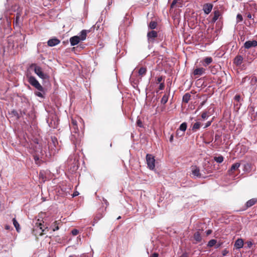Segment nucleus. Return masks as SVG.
Wrapping results in <instances>:
<instances>
[{"label": "nucleus", "mask_w": 257, "mask_h": 257, "mask_svg": "<svg viewBox=\"0 0 257 257\" xmlns=\"http://www.w3.org/2000/svg\"><path fill=\"white\" fill-rule=\"evenodd\" d=\"M21 17V14L20 13H17V15H16V19L14 22V23H13V25H14V28L15 27H18L19 25V20H20V18Z\"/></svg>", "instance_id": "obj_22"}, {"label": "nucleus", "mask_w": 257, "mask_h": 257, "mask_svg": "<svg viewBox=\"0 0 257 257\" xmlns=\"http://www.w3.org/2000/svg\"><path fill=\"white\" fill-rule=\"evenodd\" d=\"M80 41V39H79V37L78 36L72 37L70 39V42L71 46H75L78 44Z\"/></svg>", "instance_id": "obj_11"}, {"label": "nucleus", "mask_w": 257, "mask_h": 257, "mask_svg": "<svg viewBox=\"0 0 257 257\" xmlns=\"http://www.w3.org/2000/svg\"><path fill=\"white\" fill-rule=\"evenodd\" d=\"M31 68H33L35 73L41 79H45L48 77L47 74H45L41 67L35 63L32 64L30 66Z\"/></svg>", "instance_id": "obj_3"}, {"label": "nucleus", "mask_w": 257, "mask_h": 257, "mask_svg": "<svg viewBox=\"0 0 257 257\" xmlns=\"http://www.w3.org/2000/svg\"><path fill=\"white\" fill-rule=\"evenodd\" d=\"M177 0H173L171 5V8L172 9L174 7V6L177 4Z\"/></svg>", "instance_id": "obj_42"}, {"label": "nucleus", "mask_w": 257, "mask_h": 257, "mask_svg": "<svg viewBox=\"0 0 257 257\" xmlns=\"http://www.w3.org/2000/svg\"><path fill=\"white\" fill-rule=\"evenodd\" d=\"M213 68H214V67L211 68V71L212 73L215 74V72H214V70L213 69Z\"/></svg>", "instance_id": "obj_54"}, {"label": "nucleus", "mask_w": 257, "mask_h": 257, "mask_svg": "<svg viewBox=\"0 0 257 257\" xmlns=\"http://www.w3.org/2000/svg\"><path fill=\"white\" fill-rule=\"evenodd\" d=\"M256 46H257V41L256 40L247 41L244 44V47L247 49L252 47H255Z\"/></svg>", "instance_id": "obj_8"}, {"label": "nucleus", "mask_w": 257, "mask_h": 257, "mask_svg": "<svg viewBox=\"0 0 257 257\" xmlns=\"http://www.w3.org/2000/svg\"><path fill=\"white\" fill-rule=\"evenodd\" d=\"M217 243V240L214 239H211L209 240L207 243V246L209 247H211L213 246H215V247L216 248H217L220 247L221 244L220 243L216 244Z\"/></svg>", "instance_id": "obj_13"}, {"label": "nucleus", "mask_w": 257, "mask_h": 257, "mask_svg": "<svg viewBox=\"0 0 257 257\" xmlns=\"http://www.w3.org/2000/svg\"><path fill=\"white\" fill-rule=\"evenodd\" d=\"M250 86L252 87V90H254L257 86V78L254 76L251 77L250 82Z\"/></svg>", "instance_id": "obj_16"}, {"label": "nucleus", "mask_w": 257, "mask_h": 257, "mask_svg": "<svg viewBox=\"0 0 257 257\" xmlns=\"http://www.w3.org/2000/svg\"><path fill=\"white\" fill-rule=\"evenodd\" d=\"M157 26V23L155 21H151L149 25V27L152 30L155 29L156 28Z\"/></svg>", "instance_id": "obj_32"}, {"label": "nucleus", "mask_w": 257, "mask_h": 257, "mask_svg": "<svg viewBox=\"0 0 257 257\" xmlns=\"http://www.w3.org/2000/svg\"><path fill=\"white\" fill-rule=\"evenodd\" d=\"M34 159L35 160V161L36 163L37 164H39V157H38L37 156H34Z\"/></svg>", "instance_id": "obj_38"}, {"label": "nucleus", "mask_w": 257, "mask_h": 257, "mask_svg": "<svg viewBox=\"0 0 257 257\" xmlns=\"http://www.w3.org/2000/svg\"><path fill=\"white\" fill-rule=\"evenodd\" d=\"M213 5L210 3L205 4L203 6V10L205 14H209L212 11Z\"/></svg>", "instance_id": "obj_9"}, {"label": "nucleus", "mask_w": 257, "mask_h": 257, "mask_svg": "<svg viewBox=\"0 0 257 257\" xmlns=\"http://www.w3.org/2000/svg\"><path fill=\"white\" fill-rule=\"evenodd\" d=\"M103 201L104 202V203L106 204V205H108V202L107 201V200L105 199H103Z\"/></svg>", "instance_id": "obj_53"}, {"label": "nucleus", "mask_w": 257, "mask_h": 257, "mask_svg": "<svg viewBox=\"0 0 257 257\" xmlns=\"http://www.w3.org/2000/svg\"><path fill=\"white\" fill-rule=\"evenodd\" d=\"M236 19H237V22L239 23L240 22H241L243 20L242 16L241 14H237L236 16Z\"/></svg>", "instance_id": "obj_34"}, {"label": "nucleus", "mask_w": 257, "mask_h": 257, "mask_svg": "<svg viewBox=\"0 0 257 257\" xmlns=\"http://www.w3.org/2000/svg\"><path fill=\"white\" fill-rule=\"evenodd\" d=\"M158 33L156 31L152 30L149 32L147 34V38L149 42L153 43L155 41V39L157 37Z\"/></svg>", "instance_id": "obj_6"}, {"label": "nucleus", "mask_w": 257, "mask_h": 257, "mask_svg": "<svg viewBox=\"0 0 257 257\" xmlns=\"http://www.w3.org/2000/svg\"><path fill=\"white\" fill-rule=\"evenodd\" d=\"M27 78H28V82L34 87L41 92H44V89L42 86L40 84L36 78L33 76L27 74Z\"/></svg>", "instance_id": "obj_2"}, {"label": "nucleus", "mask_w": 257, "mask_h": 257, "mask_svg": "<svg viewBox=\"0 0 257 257\" xmlns=\"http://www.w3.org/2000/svg\"><path fill=\"white\" fill-rule=\"evenodd\" d=\"M78 195V193H77V192H75V193H74V194H73V196H77V195Z\"/></svg>", "instance_id": "obj_56"}, {"label": "nucleus", "mask_w": 257, "mask_h": 257, "mask_svg": "<svg viewBox=\"0 0 257 257\" xmlns=\"http://www.w3.org/2000/svg\"><path fill=\"white\" fill-rule=\"evenodd\" d=\"M220 15V13L219 11H218V10L215 11L214 12V16L212 18V22L213 23L215 22L216 21V20L219 17Z\"/></svg>", "instance_id": "obj_25"}, {"label": "nucleus", "mask_w": 257, "mask_h": 257, "mask_svg": "<svg viewBox=\"0 0 257 257\" xmlns=\"http://www.w3.org/2000/svg\"><path fill=\"white\" fill-rule=\"evenodd\" d=\"M234 247L236 249H240L242 248L243 246V240L241 238L237 239L234 243Z\"/></svg>", "instance_id": "obj_15"}, {"label": "nucleus", "mask_w": 257, "mask_h": 257, "mask_svg": "<svg viewBox=\"0 0 257 257\" xmlns=\"http://www.w3.org/2000/svg\"><path fill=\"white\" fill-rule=\"evenodd\" d=\"M76 125H77V122L76 120L74 119L73 118H72L71 119V124L70 125V126H76Z\"/></svg>", "instance_id": "obj_35"}, {"label": "nucleus", "mask_w": 257, "mask_h": 257, "mask_svg": "<svg viewBox=\"0 0 257 257\" xmlns=\"http://www.w3.org/2000/svg\"><path fill=\"white\" fill-rule=\"evenodd\" d=\"M220 138V136L218 135H216L215 136V141H216Z\"/></svg>", "instance_id": "obj_49"}, {"label": "nucleus", "mask_w": 257, "mask_h": 257, "mask_svg": "<svg viewBox=\"0 0 257 257\" xmlns=\"http://www.w3.org/2000/svg\"><path fill=\"white\" fill-rule=\"evenodd\" d=\"M173 138H174V136L173 135H172L170 137V139H169V141L171 143H172L173 141Z\"/></svg>", "instance_id": "obj_51"}, {"label": "nucleus", "mask_w": 257, "mask_h": 257, "mask_svg": "<svg viewBox=\"0 0 257 257\" xmlns=\"http://www.w3.org/2000/svg\"><path fill=\"white\" fill-rule=\"evenodd\" d=\"M240 164L239 163H236L233 164L230 169L229 170V172H233L236 170L238 169V168L240 167Z\"/></svg>", "instance_id": "obj_21"}, {"label": "nucleus", "mask_w": 257, "mask_h": 257, "mask_svg": "<svg viewBox=\"0 0 257 257\" xmlns=\"http://www.w3.org/2000/svg\"><path fill=\"white\" fill-rule=\"evenodd\" d=\"M60 43V41L56 38L49 39L47 42L48 46L49 47H53Z\"/></svg>", "instance_id": "obj_10"}, {"label": "nucleus", "mask_w": 257, "mask_h": 257, "mask_svg": "<svg viewBox=\"0 0 257 257\" xmlns=\"http://www.w3.org/2000/svg\"><path fill=\"white\" fill-rule=\"evenodd\" d=\"M69 257H74L73 255H70Z\"/></svg>", "instance_id": "obj_61"}, {"label": "nucleus", "mask_w": 257, "mask_h": 257, "mask_svg": "<svg viewBox=\"0 0 257 257\" xmlns=\"http://www.w3.org/2000/svg\"><path fill=\"white\" fill-rule=\"evenodd\" d=\"M5 228H6V229H10V226L7 225Z\"/></svg>", "instance_id": "obj_57"}, {"label": "nucleus", "mask_w": 257, "mask_h": 257, "mask_svg": "<svg viewBox=\"0 0 257 257\" xmlns=\"http://www.w3.org/2000/svg\"><path fill=\"white\" fill-rule=\"evenodd\" d=\"M247 17L249 19H250L251 18V16L250 14H248V16H247Z\"/></svg>", "instance_id": "obj_58"}, {"label": "nucleus", "mask_w": 257, "mask_h": 257, "mask_svg": "<svg viewBox=\"0 0 257 257\" xmlns=\"http://www.w3.org/2000/svg\"><path fill=\"white\" fill-rule=\"evenodd\" d=\"M213 59L211 57H206L203 60V65L206 67L211 63Z\"/></svg>", "instance_id": "obj_20"}, {"label": "nucleus", "mask_w": 257, "mask_h": 257, "mask_svg": "<svg viewBox=\"0 0 257 257\" xmlns=\"http://www.w3.org/2000/svg\"><path fill=\"white\" fill-rule=\"evenodd\" d=\"M61 223L60 220H58L54 222L51 225V227L53 231H56L59 229V225Z\"/></svg>", "instance_id": "obj_19"}, {"label": "nucleus", "mask_w": 257, "mask_h": 257, "mask_svg": "<svg viewBox=\"0 0 257 257\" xmlns=\"http://www.w3.org/2000/svg\"><path fill=\"white\" fill-rule=\"evenodd\" d=\"M178 130H177V135H178Z\"/></svg>", "instance_id": "obj_59"}, {"label": "nucleus", "mask_w": 257, "mask_h": 257, "mask_svg": "<svg viewBox=\"0 0 257 257\" xmlns=\"http://www.w3.org/2000/svg\"><path fill=\"white\" fill-rule=\"evenodd\" d=\"M169 96V93H165L161 99V103L163 104H166L168 100Z\"/></svg>", "instance_id": "obj_24"}, {"label": "nucleus", "mask_w": 257, "mask_h": 257, "mask_svg": "<svg viewBox=\"0 0 257 257\" xmlns=\"http://www.w3.org/2000/svg\"><path fill=\"white\" fill-rule=\"evenodd\" d=\"M137 124L140 127H142V123L140 120L137 121Z\"/></svg>", "instance_id": "obj_48"}, {"label": "nucleus", "mask_w": 257, "mask_h": 257, "mask_svg": "<svg viewBox=\"0 0 257 257\" xmlns=\"http://www.w3.org/2000/svg\"><path fill=\"white\" fill-rule=\"evenodd\" d=\"M205 68H204L203 67H200V68H197L194 69L193 73L194 75H195V76H196V75L200 76V75H202L203 74L205 73Z\"/></svg>", "instance_id": "obj_12"}, {"label": "nucleus", "mask_w": 257, "mask_h": 257, "mask_svg": "<svg viewBox=\"0 0 257 257\" xmlns=\"http://www.w3.org/2000/svg\"><path fill=\"white\" fill-rule=\"evenodd\" d=\"M165 88V84L164 83H160L159 87V90H163Z\"/></svg>", "instance_id": "obj_40"}, {"label": "nucleus", "mask_w": 257, "mask_h": 257, "mask_svg": "<svg viewBox=\"0 0 257 257\" xmlns=\"http://www.w3.org/2000/svg\"><path fill=\"white\" fill-rule=\"evenodd\" d=\"M39 177H40V178H42V179H44V178H43V173H41V172H40V174H39Z\"/></svg>", "instance_id": "obj_52"}, {"label": "nucleus", "mask_w": 257, "mask_h": 257, "mask_svg": "<svg viewBox=\"0 0 257 257\" xmlns=\"http://www.w3.org/2000/svg\"><path fill=\"white\" fill-rule=\"evenodd\" d=\"M209 117V115L207 114V111H203L201 114V117L203 119L205 120L207 119Z\"/></svg>", "instance_id": "obj_33"}, {"label": "nucleus", "mask_w": 257, "mask_h": 257, "mask_svg": "<svg viewBox=\"0 0 257 257\" xmlns=\"http://www.w3.org/2000/svg\"><path fill=\"white\" fill-rule=\"evenodd\" d=\"M146 161L148 168L150 170H153L155 168V160L152 155L148 154L146 155Z\"/></svg>", "instance_id": "obj_4"}, {"label": "nucleus", "mask_w": 257, "mask_h": 257, "mask_svg": "<svg viewBox=\"0 0 257 257\" xmlns=\"http://www.w3.org/2000/svg\"><path fill=\"white\" fill-rule=\"evenodd\" d=\"M71 232L73 235H76L78 233V230L76 229H74L72 230Z\"/></svg>", "instance_id": "obj_39"}, {"label": "nucleus", "mask_w": 257, "mask_h": 257, "mask_svg": "<svg viewBox=\"0 0 257 257\" xmlns=\"http://www.w3.org/2000/svg\"><path fill=\"white\" fill-rule=\"evenodd\" d=\"M72 130V135L71 137V140L73 144L75 146L79 145L81 141V136L79 133V129L78 126H71Z\"/></svg>", "instance_id": "obj_1"}, {"label": "nucleus", "mask_w": 257, "mask_h": 257, "mask_svg": "<svg viewBox=\"0 0 257 257\" xmlns=\"http://www.w3.org/2000/svg\"><path fill=\"white\" fill-rule=\"evenodd\" d=\"M257 203V198H254L248 200L245 203L246 209L250 207Z\"/></svg>", "instance_id": "obj_14"}, {"label": "nucleus", "mask_w": 257, "mask_h": 257, "mask_svg": "<svg viewBox=\"0 0 257 257\" xmlns=\"http://www.w3.org/2000/svg\"><path fill=\"white\" fill-rule=\"evenodd\" d=\"M159 254L157 252H154L150 256V257H158Z\"/></svg>", "instance_id": "obj_46"}, {"label": "nucleus", "mask_w": 257, "mask_h": 257, "mask_svg": "<svg viewBox=\"0 0 257 257\" xmlns=\"http://www.w3.org/2000/svg\"><path fill=\"white\" fill-rule=\"evenodd\" d=\"M241 99L240 95L239 94H236L234 96V99L236 102H239L240 100Z\"/></svg>", "instance_id": "obj_36"}, {"label": "nucleus", "mask_w": 257, "mask_h": 257, "mask_svg": "<svg viewBox=\"0 0 257 257\" xmlns=\"http://www.w3.org/2000/svg\"><path fill=\"white\" fill-rule=\"evenodd\" d=\"M147 72V69L145 67H141L139 70V74L140 75L143 76L146 74Z\"/></svg>", "instance_id": "obj_31"}, {"label": "nucleus", "mask_w": 257, "mask_h": 257, "mask_svg": "<svg viewBox=\"0 0 257 257\" xmlns=\"http://www.w3.org/2000/svg\"><path fill=\"white\" fill-rule=\"evenodd\" d=\"M243 61V57L240 55H237L235 56V57L233 59V64L235 65L236 66L239 67L242 63Z\"/></svg>", "instance_id": "obj_7"}, {"label": "nucleus", "mask_w": 257, "mask_h": 257, "mask_svg": "<svg viewBox=\"0 0 257 257\" xmlns=\"http://www.w3.org/2000/svg\"><path fill=\"white\" fill-rule=\"evenodd\" d=\"M214 160L218 163H222L224 160V158L222 156L214 157Z\"/></svg>", "instance_id": "obj_30"}, {"label": "nucleus", "mask_w": 257, "mask_h": 257, "mask_svg": "<svg viewBox=\"0 0 257 257\" xmlns=\"http://www.w3.org/2000/svg\"><path fill=\"white\" fill-rule=\"evenodd\" d=\"M44 222L42 223L40 221L39 219H38L37 222L35 223V226L39 227L40 229L42 230V232L40 233V235H42L43 234V232L45 231V229H44Z\"/></svg>", "instance_id": "obj_18"}, {"label": "nucleus", "mask_w": 257, "mask_h": 257, "mask_svg": "<svg viewBox=\"0 0 257 257\" xmlns=\"http://www.w3.org/2000/svg\"><path fill=\"white\" fill-rule=\"evenodd\" d=\"M212 231L211 229H208L206 231V234L207 235H210L212 233Z\"/></svg>", "instance_id": "obj_47"}, {"label": "nucleus", "mask_w": 257, "mask_h": 257, "mask_svg": "<svg viewBox=\"0 0 257 257\" xmlns=\"http://www.w3.org/2000/svg\"><path fill=\"white\" fill-rule=\"evenodd\" d=\"M90 32L89 30H83L80 32V35L79 36V39H80L81 41H84L86 39L87 37V34L88 33Z\"/></svg>", "instance_id": "obj_17"}, {"label": "nucleus", "mask_w": 257, "mask_h": 257, "mask_svg": "<svg viewBox=\"0 0 257 257\" xmlns=\"http://www.w3.org/2000/svg\"><path fill=\"white\" fill-rule=\"evenodd\" d=\"M246 59L248 63H251L253 60L252 58H248V57H247Z\"/></svg>", "instance_id": "obj_50"}, {"label": "nucleus", "mask_w": 257, "mask_h": 257, "mask_svg": "<svg viewBox=\"0 0 257 257\" xmlns=\"http://www.w3.org/2000/svg\"><path fill=\"white\" fill-rule=\"evenodd\" d=\"M201 125V123L200 122H196L195 123L192 127V130L193 132H196L197 130H199L200 128V126Z\"/></svg>", "instance_id": "obj_27"}, {"label": "nucleus", "mask_w": 257, "mask_h": 257, "mask_svg": "<svg viewBox=\"0 0 257 257\" xmlns=\"http://www.w3.org/2000/svg\"><path fill=\"white\" fill-rule=\"evenodd\" d=\"M191 171L194 177L201 178V174L200 172V169L197 166H192L190 167Z\"/></svg>", "instance_id": "obj_5"}, {"label": "nucleus", "mask_w": 257, "mask_h": 257, "mask_svg": "<svg viewBox=\"0 0 257 257\" xmlns=\"http://www.w3.org/2000/svg\"><path fill=\"white\" fill-rule=\"evenodd\" d=\"M35 94L36 95H37V96H39L40 97H44L42 93L41 92H36L35 93Z\"/></svg>", "instance_id": "obj_41"}, {"label": "nucleus", "mask_w": 257, "mask_h": 257, "mask_svg": "<svg viewBox=\"0 0 257 257\" xmlns=\"http://www.w3.org/2000/svg\"><path fill=\"white\" fill-rule=\"evenodd\" d=\"M251 244H251V242H250V243H249V244H248V245L249 246L250 245H251Z\"/></svg>", "instance_id": "obj_60"}, {"label": "nucleus", "mask_w": 257, "mask_h": 257, "mask_svg": "<svg viewBox=\"0 0 257 257\" xmlns=\"http://www.w3.org/2000/svg\"><path fill=\"white\" fill-rule=\"evenodd\" d=\"M249 77L247 76L243 77L242 79V80L241 81V84H243L244 83H245V82L246 81V80H249Z\"/></svg>", "instance_id": "obj_37"}, {"label": "nucleus", "mask_w": 257, "mask_h": 257, "mask_svg": "<svg viewBox=\"0 0 257 257\" xmlns=\"http://www.w3.org/2000/svg\"><path fill=\"white\" fill-rule=\"evenodd\" d=\"M211 123H212V121H207V123H206L205 126L204 127V128H205L208 127V126H209L211 125Z\"/></svg>", "instance_id": "obj_44"}, {"label": "nucleus", "mask_w": 257, "mask_h": 257, "mask_svg": "<svg viewBox=\"0 0 257 257\" xmlns=\"http://www.w3.org/2000/svg\"><path fill=\"white\" fill-rule=\"evenodd\" d=\"M206 101H204L203 102H202L200 104V106L202 107L205 103Z\"/></svg>", "instance_id": "obj_55"}, {"label": "nucleus", "mask_w": 257, "mask_h": 257, "mask_svg": "<svg viewBox=\"0 0 257 257\" xmlns=\"http://www.w3.org/2000/svg\"><path fill=\"white\" fill-rule=\"evenodd\" d=\"M187 124L186 122H183L181 124L179 127V130L182 131L183 133L182 135H184L185 131L186 130Z\"/></svg>", "instance_id": "obj_28"}, {"label": "nucleus", "mask_w": 257, "mask_h": 257, "mask_svg": "<svg viewBox=\"0 0 257 257\" xmlns=\"http://www.w3.org/2000/svg\"><path fill=\"white\" fill-rule=\"evenodd\" d=\"M194 238L196 242H200L201 241L202 237L199 231H197L194 234Z\"/></svg>", "instance_id": "obj_23"}, {"label": "nucleus", "mask_w": 257, "mask_h": 257, "mask_svg": "<svg viewBox=\"0 0 257 257\" xmlns=\"http://www.w3.org/2000/svg\"><path fill=\"white\" fill-rule=\"evenodd\" d=\"M191 98V95L189 93H185L183 96V102L187 103L189 102Z\"/></svg>", "instance_id": "obj_26"}, {"label": "nucleus", "mask_w": 257, "mask_h": 257, "mask_svg": "<svg viewBox=\"0 0 257 257\" xmlns=\"http://www.w3.org/2000/svg\"><path fill=\"white\" fill-rule=\"evenodd\" d=\"M13 224H14V226L15 227L17 231L18 232H19L20 230V225H19V223L18 222V221L16 220V218H14L13 219Z\"/></svg>", "instance_id": "obj_29"}, {"label": "nucleus", "mask_w": 257, "mask_h": 257, "mask_svg": "<svg viewBox=\"0 0 257 257\" xmlns=\"http://www.w3.org/2000/svg\"><path fill=\"white\" fill-rule=\"evenodd\" d=\"M12 112H13V113L14 114V115L17 116V118H20V116H19V114H18V113L16 111H15V110H13V111H12Z\"/></svg>", "instance_id": "obj_45"}, {"label": "nucleus", "mask_w": 257, "mask_h": 257, "mask_svg": "<svg viewBox=\"0 0 257 257\" xmlns=\"http://www.w3.org/2000/svg\"><path fill=\"white\" fill-rule=\"evenodd\" d=\"M163 79V77L162 76H160V77H158L157 78V83H160L162 80Z\"/></svg>", "instance_id": "obj_43"}]
</instances>
